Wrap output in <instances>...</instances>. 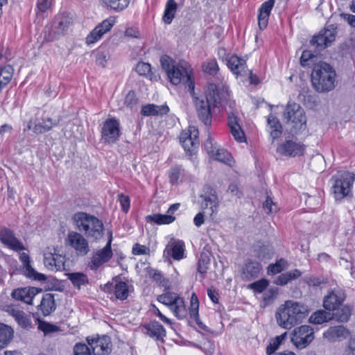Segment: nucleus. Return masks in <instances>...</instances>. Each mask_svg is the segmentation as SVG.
Masks as SVG:
<instances>
[{
	"label": "nucleus",
	"instance_id": "nucleus-1",
	"mask_svg": "<svg viewBox=\"0 0 355 355\" xmlns=\"http://www.w3.org/2000/svg\"><path fill=\"white\" fill-rule=\"evenodd\" d=\"M189 93L194 103L198 119L207 126L211 123V105L214 107L222 105L223 101H227L229 94L227 87L220 83H211L208 85L206 100L199 98L195 92V85L190 83Z\"/></svg>",
	"mask_w": 355,
	"mask_h": 355
},
{
	"label": "nucleus",
	"instance_id": "nucleus-2",
	"mask_svg": "<svg viewBox=\"0 0 355 355\" xmlns=\"http://www.w3.org/2000/svg\"><path fill=\"white\" fill-rule=\"evenodd\" d=\"M308 313L309 310L306 306L289 300L278 309L275 318L279 327L290 329L302 322Z\"/></svg>",
	"mask_w": 355,
	"mask_h": 355
},
{
	"label": "nucleus",
	"instance_id": "nucleus-3",
	"mask_svg": "<svg viewBox=\"0 0 355 355\" xmlns=\"http://www.w3.org/2000/svg\"><path fill=\"white\" fill-rule=\"evenodd\" d=\"M336 77V71L329 64L319 62L313 65L311 81L313 87L318 92H328L335 88Z\"/></svg>",
	"mask_w": 355,
	"mask_h": 355
},
{
	"label": "nucleus",
	"instance_id": "nucleus-4",
	"mask_svg": "<svg viewBox=\"0 0 355 355\" xmlns=\"http://www.w3.org/2000/svg\"><path fill=\"white\" fill-rule=\"evenodd\" d=\"M74 223L80 232L87 237L98 240L103 236V224L96 217L85 212H78L72 218Z\"/></svg>",
	"mask_w": 355,
	"mask_h": 355
},
{
	"label": "nucleus",
	"instance_id": "nucleus-5",
	"mask_svg": "<svg viewBox=\"0 0 355 355\" xmlns=\"http://www.w3.org/2000/svg\"><path fill=\"white\" fill-rule=\"evenodd\" d=\"M284 119L292 123L295 132L302 131L306 128V119L305 112L301 106L296 103H288L284 112Z\"/></svg>",
	"mask_w": 355,
	"mask_h": 355
},
{
	"label": "nucleus",
	"instance_id": "nucleus-6",
	"mask_svg": "<svg viewBox=\"0 0 355 355\" xmlns=\"http://www.w3.org/2000/svg\"><path fill=\"white\" fill-rule=\"evenodd\" d=\"M331 191L336 200L343 199L351 191L354 178L349 173H344L332 178Z\"/></svg>",
	"mask_w": 355,
	"mask_h": 355
},
{
	"label": "nucleus",
	"instance_id": "nucleus-7",
	"mask_svg": "<svg viewBox=\"0 0 355 355\" xmlns=\"http://www.w3.org/2000/svg\"><path fill=\"white\" fill-rule=\"evenodd\" d=\"M180 142L187 153H196L200 144L198 130L194 126H189L187 130L180 133Z\"/></svg>",
	"mask_w": 355,
	"mask_h": 355
},
{
	"label": "nucleus",
	"instance_id": "nucleus-8",
	"mask_svg": "<svg viewBox=\"0 0 355 355\" xmlns=\"http://www.w3.org/2000/svg\"><path fill=\"white\" fill-rule=\"evenodd\" d=\"M313 338V330L309 325H302L292 332L291 341L298 349L306 347Z\"/></svg>",
	"mask_w": 355,
	"mask_h": 355
},
{
	"label": "nucleus",
	"instance_id": "nucleus-9",
	"mask_svg": "<svg viewBox=\"0 0 355 355\" xmlns=\"http://www.w3.org/2000/svg\"><path fill=\"white\" fill-rule=\"evenodd\" d=\"M71 23V18L69 15L63 13L56 15L49 32V40H56L63 35Z\"/></svg>",
	"mask_w": 355,
	"mask_h": 355
},
{
	"label": "nucleus",
	"instance_id": "nucleus-10",
	"mask_svg": "<svg viewBox=\"0 0 355 355\" xmlns=\"http://www.w3.org/2000/svg\"><path fill=\"white\" fill-rule=\"evenodd\" d=\"M120 135V128L119 121L111 118L107 119L103 125L101 130V139L105 143L113 144L116 142Z\"/></svg>",
	"mask_w": 355,
	"mask_h": 355
},
{
	"label": "nucleus",
	"instance_id": "nucleus-11",
	"mask_svg": "<svg viewBox=\"0 0 355 355\" xmlns=\"http://www.w3.org/2000/svg\"><path fill=\"white\" fill-rule=\"evenodd\" d=\"M87 342L94 355H108L112 351L110 338L107 336L87 337Z\"/></svg>",
	"mask_w": 355,
	"mask_h": 355
},
{
	"label": "nucleus",
	"instance_id": "nucleus-12",
	"mask_svg": "<svg viewBox=\"0 0 355 355\" xmlns=\"http://www.w3.org/2000/svg\"><path fill=\"white\" fill-rule=\"evenodd\" d=\"M200 197L202 199L201 208L204 211L209 209V212L208 214L210 216L217 211L218 199L214 189L209 185H205Z\"/></svg>",
	"mask_w": 355,
	"mask_h": 355
},
{
	"label": "nucleus",
	"instance_id": "nucleus-13",
	"mask_svg": "<svg viewBox=\"0 0 355 355\" xmlns=\"http://www.w3.org/2000/svg\"><path fill=\"white\" fill-rule=\"evenodd\" d=\"M167 76L171 83L173 85H177L181 82H183L185 86L188 87L189 92L190 83L195 85L190 73L180 64H176L167 74Z\"/></svg>",
	"mask_w": 355,
	"mask_h": 355
},
{
	"label": "nucleus",
	"instance_id": "nucleus-14",
	"mask_svg": "<svg viewBox=\"0 0 355 355\" xmlns=\"http://www.w3.org/2000/svg\"><path fill=\"white\" fill-rule=\"evenodd\" d=\"M116 22L114 17H110L97 25L87 36L86 43L92 44L99 40L104 34L111 30Z\"/></svg>",
	"mask_w": 355,
	"mask_h": 355
},
{
	"label": "nucleus",
	"instance_id": "nucleus-15",
	"mask_svg": "<svg viewBox=\"0 0 355 355\" xmlns=\"http://www.w3.org/2000/svg\"><path fill=\"white\" fill-rule=\"evenodd\" d=\"M277 150L284 156L294 157L304 154L305 146L301 142L293 139H286L277 147Z\"/></svg>",
	"mask_w": 355,
	"mask_h": 355
},
{
	"label": "nucleus",
	"instance_id": "nucleus-16",
	"mask_svg": "<svg viewBox=\"0 0 355 355\" xmlns=\"http://www.w3.org/2000/svg\"><path fill=\"white\" fill-rule=\"evenodd\" d=\"M67 241L80 255H86L89 251L87 240L80 233L76 232H69L67 236Z\"/></svg>",
	"mask_w": 355,
	"mask_h": 355
},
{
	"label": "nucleus",
	"instance_id": "nucleus-17",
	"mask_svg": "<svg viewBox=\"0 0 355 355\" xmlns=\"http://www.w3.org/2000/svg\"><path fill=\"white\" fill-rule=\"evenodd\" d=\"M262 270L261 264L251 259H247L242 268L241 278L245 282L252 281L257 278Z\"/></svg>",
	"mask_w": 355,
	"mask_h": 355
},
{
	"label": "nucleus",
	"instance_id": "nucleus-18",
	"mask_svg": "<svg viewBox=\"0 0 355 355\" xmlns=\"http://www.w3.org/2000/svg\"><path fill=\"white\" fill-rule=\"evenodd\" d=\"M1 241L10 249L19 252L25 250L23 243L15 237L14 232L8 228H3L0 230Z\"/></svg>",
	"mask_w": 355,
	"mask_h": 355
},
{
	"label": "nucleus",
	"instance_id": "nucleus-19",
	"mask_svg": "<svg viewBox=\"0 0 355 355\" xmlns=\"http://www.w3.org/2000/svg\"><path fill=\"white\" fill-rule=\"evenodd\" d=\"M112 290L118 300H125L129 295L128 284L125 282L119 281L116 278L113 279V282H108L103 286L105 292L110 293Z\"/></svg>",
	"mask_w": 355,
	"mask_h": 355
},
{
	"label": "nucleus",
	"instance_id": "nucleus-20",
	"mask_svg": "<svg viewBox=\"0 0 355 355\" xmlns=\"http://www.w3.org/2000/svg\"><path fill=\"white\" fill-rule=\"evenodd\" d=\"M19 259L22 263L24 275L33 280L43 282L47 279V277L37 272L31 266L29 255L26 252H22L19 255Z\"/></svg>",
	"mask_w": 355,
	"mask_h": 355
},
{
	"label": "nucleus",
	"instance_id": "nucleus-21",
	"mask_svg": "<svg viewBox=\"0 0 355 355\" xmlns=\"http://www.w3.org/2000/svg\"><path fill=\"white\" fill-rule=\"evenodd\" d=\"M41 291L36 287L18 288L12 291L11 297L16 300L31 304L34 297Z\"/></svg>",
	"mask_w": 355,
	"mask_h": 355
},
{
	"label": "nucleus",
	"instance_id": "nucleus-22",
	"mask_svg": "<svg viewBox=\"0 0 355 355\" xmlns=\"http://www.w3.org/2000/svg\"><path fill=\"white\" fill-rule=\"evenodd\" d=\"M345 295L342 290H334L324 297L323 306L326 310H336L345 300Z\"/></svg>",
	"mask_w": 355,
	"mask_h": 355
},
{
	"label": "nucleus",
	"instance_id": "nucleus-23",
	"mask_svg": "<svg viewBox=\"0 0 355 355\" xmlns=\"http://www.w3.org/2000/svg\"><path fill=\"white\" fill-rule=\"evenodd\" d=\"M44 263L51 270H61L64 267V257L57 254L54 249V252H44Z\"/></svg>",
	"mask_w": 355,
	"mask_h": 355
},
{
	"label": "nucleus",
	"instance_id": "nucleus-24",
	"mask_svg": "<svg viewBox=\"0 0 355 355\" xmlns=\"http://www.w3.org/2000/svg\"><path fill=\"white\" fill-rule=\"evenodd\" d=\"M184 248L183 241L171 239L164 251V255L171 256L175 260H180L184 256Z\"/></svg>",
	"mask_w": 355,
	"mask_h": 355
},
{
	"label": "nucleus",
	"instance_id": "nucleus-25",
	"mask_svg": "<svg viewBox=\"0 0 355 355\" xmlns=\"http://www.w3.org/2000/svg\"><path fill=\"white\" fill-rule=\"evenodd\" d=\"M228 125L230 128L231 133L234 138L239 141L243 142L245 141V135L239 123V118L235 112H228Z\"/></svg>",
	"mask_w": 355,
	"mask_h": 355
},
{
	"label": "nucleus",
	"instance_id": "nucleus-26",
	"mask_svg": "<svg viewBox=\"0 0 355 355\" xmlns=\"http://www.w3.org/2000/svg\"><path fill=\"white\" fill-rule=\"evenodd\" d=\"M349 334V331L343 325L329 327L324 332L323 336L330 342L342 340L345 339Z\"/></svg>",
	"mask_w": 355,
	"mask_h": 355
},
{
	"label": "nucleus",
	"instance_id": "nucleus-27",
	"mask_svg": "<svg viewBox=\"0 0 355 355\" xmlns=\"http://www.w3.org/2000/svg\"><path fill=\"white\" fill-rule=\"evenodd\" d=\"M7 311L15 318L18 324L22 328L30 329L32 327L30 315L25 313L23 311L14 306H10Z\"/></svg>",
	"mask_w": 355,
	"mask_h": 355
},
{
	"label": "nucleus",
	"instance_id": "nucleus-28",
	"mask_svg": "<svg viewBox=\"0 0 355 355\" xmlns=\"http://www.w3.org/2000/svg\"><path fill=\"white\" fill-rule=\"evenodd\" d=\"M227 66L230 70L236 75H247L246 62L237 55H231L227 59Z\"/></svg>",
	"mask_w": 355,
	"mask_h": 355
},
{
	"label": "nucleus",
	"instance_id": "nucleus-29",
	"mask_svg": "<svg viewBox=\"0 0 355 355\" xmlns=\"http://www.w3.org/2000/svg\"><path fill=\"white\" fill-rule=\"evenodd\" d=\"M56 309L54 294L46 293L43 295L40 304L38 305V309L41 311L44 315H49Z\"/></svg>",
	"mask_w": 355,
	"mask_h": 355
},
{
	"label": "nucleus",
	"instance_id": "nucleus-30",
	"mask_svg": "<svg viewBox=\"0 0 355 355\" xmlns=\"http://www.w3.org/2000/svg\"><path fill=\"white\" fill-rule=\"evenodd\" d=\"M168 112L169 108L166 105H157L154 104H148L142 107L141 110V114L145 116H162L166 114Z\"/></svg>",
	"mask_w": 355,
	"mask_h": 355
},
{
	"label": "nucleus",
	"instance_id": "nucleus-31",
	"mask_svg": "<svg viewBox=\"0 0 355 355\" xmlns=\"http://www.w3.org/2000/svg\"><path fill=\"white\" fill-rule=\"evenodd\" d=\"M147 331V334L152 338H155L157 340H163L166 336V330L164 327L157 321L150 322L144 326Z\"/></svg>",
	"mask_w": 355,
	"mask_h": 355
},
{
	"label": "nucleus",
	"instance_id": "nucleus-32",
	"mask_svg": "<svg viewBox=\"0 0 355 355\" xmlns=\"http://www.w3.org/2000/svg\"><path fill=\"white\" fill-rule=\"evenodd\" d=\"M14 330L3 323H0V348L6 347L12 340Z\"/></svg>",
	"mask_w": 355,
	"mask_h": 355
},
{
	"label": "nucleus",
	"instance_id": "nucleus-33",
	"mask_svg": "<svg viewBox=\"0 0 355 355\" xmlns=\"http://www.w3.org/2000/svg\"><path fill=\"white\" fill-rule=\"evenodd\" d=\"M199 302L198 299L195 293H193L191 297V306L189 308V315L191 318L195 320L198 326L205 329V325L200 321L198 314Z\"/></svg>",
	"mask_w": 355,
	"mask_h": 355
},
{
	"label": "nucleus",
	"instance_id": "nucleus-34",
	"mask_svg": "<svg viewBox=\"0 0 355 355\" xmlns=\"http://www.w3.org/2000/svg\"><path fill=\"white\" fill-rule=\"evenodd\" d=\"M255 256L260 260H267L272 258L274 250L270 244L258 245L254 249Z\"/></svg>",
	"mask_w": 355,
	"mask_h": 355
},
{
	"label": "nucleus",
	"instance_id": "nucleus-35",
	"mask_svg": "<svg viewBox=\"0 0 355 355\" xmlns=\"http://www.w3.org/2000/svg\"><path fill=\"white\" fill-rule=\"evenodd\" d=\"M59 120L52 119L47 118L46 120H43L42 122L35 124L33 127V132L39 135L46 132L52 129L53 127L57 125Z\"/></svg>",
	"mask_w": 355,
	"mask_h": 355
},
{
	"label": "nucleus",
	"instance_id": "nucleus-36",
	"mask_svg": "<svg viewBox=\"0 0 355 355\" xmlns=\"http://www.w3.org/2000/svg\"><path fill=\"white\" fill-rule=\"evenodd\" d=\"M289 263L287 260L281 258L276 261L275 263H270L267 267V273L268 275H275L288 269Z\"/></svg>",
	"mask_w": 355,
	"mask_h": 355
},
{
	"label": "nucleus",
	"instance_id": "nucleus-37",
	"mask_svg": "<svg viewBox=\"0 0 355 355\" xmlns=\"http://www.w3.org/2000/svg\"><path fill=\"white\" fill-rule=\"evenodd\" d=\"M268 124L271 129L270 136L272 139H275L280 137L282 132V126L279 121L272 114H270L268 117Z\"/></svg>",
	"mask_w": 355,
	"mask_h": 355
},
{
	"label": "nucleus",
	"instance_id": "nucleus-38",
	"mask_svg": "<svg viewBox=\"0 0 355 355\" xmlns=\"http://www.w3.org/2000/svg\"><path fill=\"white\" fill-rule=\"evenodd\" d=\"M148 221L153 222L157 225H166L172 223L175 217L171 214H155L146 217Z\"/></svg>",
	"mask_w": 355,
	"mask_h": 355
},
{
	"label": "nucleus",
	"instance_id": "nucleus-39",
	"mask_svg": "<svg viewBox=\"0 0 355 355\" xmlns=\"http://www.w3.org/2000/svg\"><path fill=\"white\" fill-rule=\"evenodd\" d=\"M67 277L73 286L78 289H80L82 286H85L89 283L87 276L83 272L68 273Z\"/></svg>",
	"mask_w": 355,
	"mask_h": 355
},
{
	"label": "nucleus",
	"instance_id": "nucleus-40",
	"mask_svg": "<svg viewBox=\"0 0 355 355\" xmlns=\"http://www.w3.org/2000/svg\"><path fill=\"white\" fill-rule=\"evenodd\" d=\"M107 8L114 11H121L129 4V0H100Z\"/></svg>",
	"mask_w": 355,
	"mask_h": 355
},
{
	"label": "nucleus",
	"instance_id": "nucleus-41",
	"mask_svg": "<svg viewBox=\"0 0 355 355\" xmlns=\"http://www.w3.org/2000/svg\"><path fill=\"white\" fill-rule=\"evenodd\" d=\"M177 7L178 5L174 0L167 1L164 14L163 16V20L166 24H170L171 23L173 19L174 18Z\"/></svg>",
	"mask_w": 355,
	"mask_h": 355
},
{
	"label": "nucleus",
	"instance_id": "nucleus-42",
	"mask_svg": "<svg viewBox=\"0 0 355 355\" xmlns=\"http://www.w3.org/2000/svg\"><path fill=\"white\" fill-rule=\"evenodd\" d=\"M331 314L324 310L314 312L309 318V322L315 324H320L331 320Z\"/></svg>",
	"mask_w": 355,
	"mask_h": 355
},
{
	"label": "nucleus",
	"instance_id": "nucleus-43",
	"mask_svg": "<svg viewBox=\"0 0 355 355\" xmlns=\"http://www.w3.org/2000/svg\"><path fill=\"white\" fill-rule=\"evenodd\" d=\"M13 74V69L10 65L0 67V92L2 88L10 81Z\"/></svg>",
	"mask_w": 355,
	"mask_h": 355
},
{
	"label": "nucleus",
	"instance_id": "nucleus-44",
	"mask_svg": "<svg viewBox=\"0 0 355 355\" xmlns=\"http://www.w3.org/2000/svg\"><path fill=\"white\" fill-rule=\"evenodd\" d=\"M175 315L179 319H184L187 315V311L184 305V300L182 297L178 299V301L171 308Z\"/></svg>",
	"mask_w": 355,
	"mask_h": 355
},
{
	"label": "nucleus",
	"instance_id": "nucleus-45",
	"mask_svg": "<svg viewBox=\"0 0 355 355\" xmlns=\"http://www.w3.org/2000/svg\"><path fill=\"white\" fill-rule=\"evenodd\" d=\"M109 239L106 245L101 250L96 252L99 257L102 258V261L104 263L107 262L112 257V251L111 248V243L112 241V232L110 231L108 232Z\"/></svg>",
	"mask_w": 355,
	"mask_h": 355
},
{
	"label": "nucleus",
	"instance_id": "nucleus-46",
	"mask_svg": "<svg viewBox=\"0 0 355 355\" xmlns=\"http://www.w3.org/2000/svg\"><path fill=\"white\" fill-rule=\"evenodd\" d=\"M180 297L176 293L168 291L158 295L157 300L171 309Z\"/></svg>",
	"mask_w": 355,
	"mask_h": 355
},
{
	"label": "nucleus",
	"instance_id": "nucleus-47",
	"mask_svg": "<svg viewBox=\"0 0 355 355\" xmlns=\"http://www.w3.org/2000/svg\"><path fill=\"white\" fill-rule=\"evenodd\" d=\"M202 70L205 73L211 76H215L219 71V67L215 59H210L206 60L202 64Z\"/></svg>",
	"mask_w": 355,
	"mask_h": 355
},
{
	"label": "nucleus",
	"instance_id": "nucleus-48",
	"mask_svg": "<svg viewBox=\"0 0 355 355\" xmlns=\"http://www.w3.org/2000/svg\"><path fill=\"white\" fill-rule=\"evenodd\" d=\"M352 314V308L349 306H344L334 313L335 318L341 322H347Z\"/></svg>",
	"mask_w": 355,
	"mask_h": 355
},
{
	"label": "nucleus",
	"instance_id": "nucleus-49",
	"mask_svg": "<svg viewBox=\"0 0 355 355\" xmlns=\"http://www.w3.org/2000/svg\"><path fill=\"white\" fill-rule=\"evenodd\" d=\"M269 285L266 279H261L247 286V288L252 290L254 293H261L263 292Z\"/></svg>",
	"mask_w": 355,
	"mask_h": 355
},
{
	"label": "nucleus",
	"instance_id": "nucleus-50",
	"mask_svg": "<svg viewBox=\"0 0 355 355\" xmlns=\"http://www.w3.org/2000/svg\"><path fill=\"white\" fill-rule=\"evenodd\" d=\"M210 263L209 255L206 252H202L198 262V271L204 274L207 272Z\"/></svg>",
	"mask_w": 355,
	"mask_h": 355
},
{
	"label": "nucleus",
	"instance_id": "nucleus-51",
	"mask_svg": "<svg viewBox=\"0 0 355 355\" xmlns=\"http://www.w3.org/2000/svg\"><path fill=\"white\" fill-rule=\"evenodd\" d=\"M311 44L315 45L318 51L324 49L331 44L321 33L312 38Z\"/></svg>",
	"mask_w": 355,
	"mask_h": 355
},
{
	"label": "nucleus",
	"instance_id": "nucleus-52",
	"mask_svg": "<svg viewBox=\"0 0 355 355\" xmlns=\"http://www.w3.org/2000/svg\"><path fill=\"white\" fill-rule=\"evenodd\" d=\"M330 44L335 40L336 34V26L334 24L327 25L324 30L320 32Z\"/></svg>",
	"mask_w": 355,
	"mask_h": 355
},
{
	"label": "nucleus",
	"instance_id": "nucleus-53",
	"mask_svg": "<svg viewBox=\"0 0 355 355\" xmlns=\"http://www.w3.org/2000/svg\"><path fill=\"white\" fill-rule=\"evenodd\" d=\"M211 157L223 163H228L232 159L230 153L223 148H217Z\"/></svg>",
	"mask_w": 355,
	"mask_h": 355
},
{
	"label": "nucleus",
	"instance_id": "nucleus-54",
	"mask_svg": "<svg viewBox=\"0 0 355 355\" xmlns=\"http://www.w3.org/2000/svg\"><path fill=\"white\" fill-rule=\"evenodd\" d=\"M148 275L150 278L158 283L160 286L166 287L168 284V280L164 278L160 271L155 269H150L148 271Z\"/></svg>",
	"mask_w": 355,
	"mask_h": 355
},
{
	"label": "nucleus",
	"instance_id": "nucleus-55",
	"mask_svg": "<svg viewBox=\"0 0 355 355\" xmlns=\"http://www.w3.org/2000/svg\"><path fill=\"white\" fill-rule=\"evenodd\" d=\"M162 69L168 74L176 65L175 62L168 55H162L160 58Z\"/></svg>",
	"mask_w": 355,
	"mask_h": 355
},
{
	"label": "nucleus",
	"instance_id": "nucleus-56",
	"mask_svg": "<svg viewBox=\"0 0 355 355\" xmlns=\"http://www.w3.org/2000/svg\"><path fill=\"white\" fill-rule=\"evenodd\" d=\"M304 282L309 286L314 288L319 287L321 284H326L327 280L322 277L309 276L306 277Z\"/></svg>",
	"mask_w": 355,
	"mask_h": 355
},
{
	"label": "nucleus",
	"instance_id": "nucleus-57",
	"mask_svg": "<svg viewBox=\"0 0 355 355\" xmlns=\"http://www.w3.org/2000/svg\"><path fill=\"white\" fill-rule=\"evenodd\" d=\"M183 171L181 166H175L171 168L169 178L171 184H175L178 182Z\"/></svg>",
	"mask_w": 355,
	"mask_h": 355
},
{
	"label": "nucleus",
	"instance_id": "nucleus-58",
	"mask_svg": "<svg viewBox=\"0 0 355 355\" xmlns=\"http://www.w3.org/2000/svg\"><path fill=\"white\" fill-rule=\"evenodd\" d=\"M38 329L42 331L45 334L53 333L58 330V327L56 325L44 321H39Z\"/></svg>",
	"mask_w": 355,
	"mask_h": 355
},
{
	"label": "nucleus",
	"instance_id": "nucleus-59",
	"mask_svg": "<svg viewBox=\"0 0 355 355\" xmlns=\"http://www.w3.org/2000/svg\"><path fill=\"white\" fill-rule=\"evenodd\" d=\"M74 355H92L90 348L85 344L77 343L73 348Z\"/></svg>",
	"mask_w": 355,
	"mask_h": 355
},
{
	"label": "nucleus",
	"instance_id": "nucleus-60",
	"mask_svg": "<svg viewBox=\"0 0 355 355\" xmlns=\"http://www.w3.org/2000/svg\"><path fill=\"white\" fill-rule=\"evenodd\" d=\"M314 57V54L311 51H303L300 57V64L304 67L309 66Z\"/></svg>",
	"mask_w": 355,
	"mask_h": 355
},
{
	"label": "nucleus",
	"instance_id": "nucleus-61",
	"mask_svg": "<svg viewBox=\"0 0 355 355\" xmlns=\"http://www.w3.org/2000/svg\"><path fill=\"white\" fill-rule=\"evenodd\" d=\"M118 200L121 206V209L125 213H127L130 209V200L128 196L124 195L123 193H120L118 196Z\"/></svg>",
	"mask_w": 355,
	"mask_h": 355
},
{
	"label": "nucleus",
	"instance_id": "nucleus-62",
	"mask_svg": "<svg viewBox=\"0 0 355 355\" xmlns=\"http://www.w3.org/2000/svg\"><path fill=\"white\" fill-rule=\"evenodd\" d=\"M135 70L140 76H146L150 72V64L143 62H139L136 66Z\"/></svg>",
	"mask_w": 355,
	"mask_h": 355
},
{
	"label": "nucleus",
	"instance_id": "nucleus-63",
	"mask_svg": "<svg viewBox=\"0 0 355 355\" xmlns=\"http://www.w3.org/2000/svg\"><path fill=\"white\" fill-rule=\"evenodd\" d=\"M205 150L211 156L214 155L216 150L218 148L214 139L209 137L204 144Z\"/></svg>",
	"mask_w": 355,
	"mask_h": 355
},
{
	"label": "nucleus",
	"instance_id": "nucleus-64",
	"mask_svg": "<svg viewBox=\"0 0 355 355\" xmlns=\"http://www.w3.org/2000/svg\"><path fill=\"white\" fill-rule=\"evenodd\" d=\"M124 103L127 107H132L137 103V98L136 97V94L134 91L130 90L127 94Z\"/></svg>",
	"mask_w": 355,
	"mask_h": 355
}]
</instances>
